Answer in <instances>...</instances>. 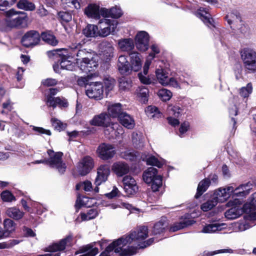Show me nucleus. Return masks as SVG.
Instances as JSON below:
<instances>
[{"label":"nucleus","mask_w":256,"mask_h":256,"mask_svg":"<svg viewBox=\"0 0 256 256\" xmlns=\"http://www.w3.org/2000/svg\"><path fill=\"white\" fill-rule=\"evenodd\" d=\"M148 236V229L147 227L142 226L140 227L136 230L130 234L129 236H122L117 240H118V248L116 249L118 252L120 248H122L128 250V248H144L152 244L154 242V238L148 239L143 242Z\"/></svg>","instance_id":"f257e3e1"},{"label":"nucleus","mask_w":256,"mask_h":256,"mask_svg":"<svg viewBox=\"0 0 256 256\" xmlns=\"http://www.w3.org/2000/svg\"><path fill=\"white\" fill-rule=\"evenodd\" d=\"M76 64L85 73L94 71L98 66V56L94 52L86 49L79 50L76 53Z\"/></svg>","instance_id":"f03ea898"},{"label":"nucleus","mask_w":256,"mask_h":256,"mask_svg":"<svg viewBox=\"0 0 256 256\" xmlns=\"http://www.w3.org/2000/svg\"><path fill=\"white\" fill-rule=\"evenodd\" d=\"M4 14L8 18L6 20V26L10 28H26L28 26V18L26 13L10 9L5 12Z\"/></svg>","instance_id":"7ed1b4c3"},{"label":"nucleus","mask_w":256,"mask_h":256,"mask_svg":"<svg viewBox=\"0 0 256 256\" xmlns=\"http://www.w3.org/2000/svg\"><path fill=\"white\" fill-rule=\"evenodd\" d=\"M142 178L146 183L152 184V188L154 192L158 190L162 186V177L158 174V170L156 168H148L144 172Z\"/></svg>","instance_id":"20e7f679"},{"label":"nucleus","mask_w":256,"mask_h":256,"mask_svg":"<svg viewBox=\"0 0 256 256\" xmlns=\"http://www.w3.org/2000/svg\"><path fill=\"white\" fill-rule=\"evenodd\" d=\"M118 240L114 241L100 256H112L114 253L119 254L120 256H132L136 254V248H128V250L120 248V250L117 252L116 249L118 248Z\"/></svg>","instance_id":"39448f33"},{"label":"nucleus","mask_w":256,"mask_h":256,"mask_svg":"<svg viewBox=\"0 0 256 256\" xmlns=\"http://www.w3.org/2000/svg\"><path fill=\"white\" fill-rule=\"evenodd\" d=\"M50 158L47 160L48 164L52 168L57 169L60 173H63L66 170V166L62 160L63 155L62 152H54L51 150H48Z\"/></svg>","instance_id":"423d86ee"},{"label":"nucleus","mask_w":256,"mask_h":256,"mask_svg":"<svg viewBox=\"0 0 256 256\" xmlns=\"http://www.w3.org/2000/svg\"><path fill=\"white\" fill-rule=\"evenodd\" d=\"M241 57L244 67L249 70H256V52L252 50L244 48L241 52Z\"/></svg>","instance_id":"0eeeda50"},{"label":"nucleus","mask_w":256,"mask_h":256,"mask_svg":"<svg viewBox=\"0 0 256 256\" xmlns=\"http://www.w3.org/2000/svg\"><path fill=\"white\" fill-rule=\"evenodd\" d=\"M156 76L158 82L164 86H170L174 88H180L177 80L172 77H170L168 72L162 68H158L156 70Z\"/></svg>","instance_id":"6e6552de"},{"label":"nucleus","mask_w":256,"mask_h":256,"mask_svg":"<svg viewBox=\"0 0 256 256\" xmlns=\"http://www.w3.org/2000/svg\"><path fill=\"white\" fill-rule=\"evenodd\" d=\"M118 22L114 20L103 18L100 20L98 24V36L105 37L110 34L115 32L117 27Z\"/></svg>","instance_id":"1a4fd4ad"},{"label":"nucleus","mask_w":256,"mask_h":256,"mask_svg":"<svg viewBox=\"0 0 256 256\" xmlns=\"http://www.w3.org/2000/svg\"><path fill=\"white\" fill-rule=\"evenodd\" d=\"M242 202L238 198H234L233 200L228 202V205L232 208L225 212V216L228 220H233L238 218L244 212V210L240 207Z\"/></svg>","instance_id":"9d476101"},{"label":"nucleus","mask_w":256,"mask_h":256,"mask_svg":"<svg viewBox=\"0 0 256 256\" xmlns=\"http://www.w3.org/2000/svg\"><path fill=\"white\" fill-rule=\"evenodd\" d=\"M226 19L230 25L235 26L240 32L244 34L247 30L246 26L243 24L239 12L234 10L228 13L226 16Z\"/></svg>","instance_id":"9b49d317"},{"label":"nucleus","mask_w":256,"mask_h":256,"mask_svg":"<svg viewBox=\"0 0 256 256\" xmlns=\"http://www.w3.org/2000/svg\"><path fill=\"white\" fill-rule=\"evenodd\" d=\"M96 152L100 158L103 160H108L115 155V148L112 144L102 143L98 146Z\"/></svg>","instance_id":"f8f14e48"},{"label":"nucleus","mask_w":256,"mask_h":256,"mask_svg":"<svg viewBox=\"0 0 256 256\" xmlns=\"http://www.w3.org/2000/svg\"><path fill=\"white\" fill-rule=\"evenodd\" d=\"M91 126L108 128L111 126L110 116L106 112L96 114L89 121Z\"/></svg>","instance_id":"ddd939ff"},{"label":"nucleus","mask_w":256,"mask_h":256,"mask_svg":"<svg viewBox=\"0 0 256 256\" xmlns=\"http://www.w3.org/2000/svg\"><path fill=\"white\" fill-rule=\"evenodd\" d=\"M103 86L100 82H95L90 84L86 90V94L90 98L100 100L103 96Z\"/></svg>","instance_id":"4468645a"},{"label":"nucleus","mask_w":256,"mask_h":256,"mask_svg":"<svg viewBox=\"0 0 256 256\" xmlns=\"http://www.w3.org/2000/svg\"><path fill=\"white\" fill-rule=\"evenodd\" d=\"M40 41V36L38 32L30 30L26 32L21 40L22 44L26 47H30L38 44Z\"/></svg>","instance_id":"2eb2a0df"},{"label":"nucleus","mask_w":256,"mask_h":256,"mask_svg":"<svg viewBox=\"0 0 256 256\" xmlns=\"http://www.w3.org/2000/svg\"><path fill=\"white\" fill-rule=\"evenodd\" d=\"M122 184L124 190L128 195H134L138 192V188L136 182L132 176H124L122 178Z\"/></svg>","instance_id":"dca6fc26"},{"label":"nucleus","mask_w":256,"mask_h":256,"mask_svg":"<svg viewBox=\"0 0 256 256\" xmlns=\"http://www.w3.org/2000/svg\"><path fill=\"white\" fill-rule=\"evenodd\" d=\"M72 236H68L58 242L49 246L46 248L44 250L51 252L64 250L66 247L70 246L72 245Z\"/></svg>","instance_id":"f3484780"},{"label":"nucleus","mask_w":256,"mask_h":256,"mask_svg":"<svg viewBox=\"0 0 256 256\" xmlns=\"http://www.w3.org/2000/svg\"><path fill=\"white\" fill-rule=\"evenodd\" d=\"M149 39V35L146 32H138L136 37V48L141 52L146 51L148 48Z\"/></svg>","instance_id":"a211bd4d"},{"label":"nucleus","mask_w":256,"mask_h":256,"mask_svg":"<svg viewBox=\"0 0 256 256\" xmlns=\"http://www.w3.org/2000/svg\"><path fill=\"white\" fill-rule=\"evenodd\" d=\"M234 192V188L228 186L226 188H220L214 192V198L218 202H223L226 201Z\"/></svg>","instance_id":"6ab92c4d"},{"label":"nucleus","mask_w":256,"mask_h":256,"mask_svg":"<svg viewBox=\"0 0 256 256\" xmlns=\"http://www.w3.org/2000/svg\"><path fill=\"white\" fill-rule=\"evenodd\" d=\"M94 166L92 158L86 156L84 157L78 163V168L80 174L82 176L88 174Z\"/></svg>","instance_id":"aec40b11"},{"label":"nucleus","mask_w":256,"mask_h":256,"mask_svg":"<svg viewBox=\"0 0 256 256\" xmlns=\"http://www.w3.org/2000/svg\"><path fill=\"white\" fill-rule=\"evenodd\" d=\"M110 174V167L107 164L100 166L97 169V176L95 180L96 186H100L105 182Z\"/></svg>","instance_id":"412c9836"},{"label":"nucleus","mask_w":256,"mask_h":256,"mask_svg":"<svg viewBox=\"0 0 256 256\" xmlns=\"http://www.w3.org/2000/svg\"><path fill=\"white\" fill-rule=\"evenodd\" d=\"M112 169L117 176H122L129 172L130 167L124 162H118L113 164Z\"/></svg>","instance_id":"4be33fe9"},{"label":"nucleus","mask_w":256,"mask_h":256,"mask_svg":"<svg viewBox=\"0 0 256 256\" xmlns=\"http://www.w3.org/2000/svg\"><path fill=\"white\" fill-rule=\"evenodd\" d=\"M118 70L122 74H128L131 72L130 64L125 56H119L118 62Z\"/></svg>","instance_id":"5701e85b"},{"label":"nucleus","mask_w":256,"mask_h":256,"mask_svg":"<svg viewBox=\"0 0 256 256\" xmlns=\"http://www.w3.org/2000/svg\"><path fill=\"white\" fill-rule=\"evenodd\" d=\"M226 228L225 223L214 222L206 225L202 230L204 233H214L222 230Z\"/></svg>","instance_id":"b1692460"},{"label":"nucleus","mask_w":256,"mask_h":256,"mask_svg":"<svg viewBox=\"0 0 256 256\" xmlns=\"http://www.w3.org/2000/svg\"><path fill=\"white\" fill-rule=\"evenodd\" d=\"M84 14L88 18L100 19V6L94 4H89L84 9Z\"/></svg>","instance_id":"393cba45"},{"label":"nucleus","mask_w":256,"mask_h":256,"mask_svg":"<svg viewBox=\"0 0 256 256\" xmlns=\"http://www.w3.org/2000/svg\"><path fill=\"white\" fill-rule=\"evenodd\" d=\"M6 214L8 217L15 220L22 219L25 214L24 212L16 206L8 208L6 210Z\"/></svg>","instance_id":"a878e982"},{"label":"nucleus","mask_w":256,"mask_h":256,"mask_svg":"<svg viewBox=\"0 0 256 256\" xmlns=\"http://www.w3.org/2000/svg\"><path fill=\"white\" fill-rule=\"evenodd\" d=\"M118 120L120 122L127 128L132 129L135 126L134 120L133 118L126 112L120 114L118 115Z\"/></svg>","instance_id":"bb28decb"},{"label":"nucleus","mask_w":256,"mask_h":256,"mask_svg":"<svg viewBox=\"0 0 256 256\" xmlns=\"http://www.w3.org/2000/svg\"><path fill=\"white\" fill-rule=\"evenodd\" d=\"M130 66L132 70L134 72L138 71L142 66V58L140 54L138 52H132L130 54Z\"/></svg>","instance_id":"cd10ccee"},{"label":"nucleus","mask_w":256,"mask_h":256,"mask_svg":"<svg viewBox=\"0 0 256 256\" xmlns=\"http://www.w3.org/2000/svg\"><path fill=\"white\" fill-rule=\"evenodd\" d=\"M132 142L134 148L141 150L144 146L145 138L142 133L134 132L132 135Z\"/></svg>","instance_id":"c85d7f7f"},{"label":"nucleus","mask_w":256,"mask_h":256,"mask_svg":"<svg viewBox=\"0 0 256 256\" xmlns=\"http://www.w3.org/2000/svg\"><path fill=\"white\" fill-rule=\"evenodd\" d=\"M196 16L208 26H213V20L206 8H200L196 14Z\"/></svg>","instance_id":"c756f323"},{"label":"nucleus","mask_w":256,"mask_h":256,"mask_svg":"<svg viewBox=\"0 0 256 256\" xmlns=\"http://www.w3.org/2000/svg\"><path fill=\"white\" fill-rule=\"evenodd\" d=\"M46 102L48 106L53 108H56L57 106L65 108L68 106V103L66 100H62L60 98H55L52 96H47Z\"/></svg>","instance_id":"7c9ffc66"},{"label":"nucleus","mask_w":256,"mask_h":256,"mask_svg":"<svg viewBox=\"0 0 256 256\" xmlns=\"http://www.w3.org/2000/svg\"><path fill=\"white\" fill-rule=\"evenodd\" d=\"M252 185L249 184H242L238 187L234 188L232 192V197H244L248 195L250 193V191L252 188Z\"/></svg>","instance_id":"2f4dec72"},{"label":"nucleus","mask_w":256,"mask_h":256,"mask_svg":"<svg viewBox=\"0 0 256 256\" xmlns=\"http://www.w3.org/2000/svg\"><path fill=\"white\" fill-rule=\"evenodd\" d=\"M118 47L122 51L129 52L134 48V41L132 38H122L118 40Z\"/></svg>","instance_id":"473e14b6"},{"label":"nucleus","mask_w":256,"mask_h":256,"mask_svg":"<svg viewBox=\"0 0 256 256\" xmlns=\"http://www.w3.org/2000/svg\"><path fill=\"white\" fill-rule=\"evenodd\" d=\"M142 160L146 162L147 164L156 166L159 168H162L164 163L163 160H160L152 155H143L142 156Z\"/></svg>","instance_id":"72a5a7b5"},{"label":"nucleus","mask_w":256,"mask_h":256,"mask_svg":"<svg viewBox=\"0 0 256 256\" xmlns=\"http://www.w3.org/2000/svg\"><path fill=\"white\" fill-rule=\"evenodd\" d=\"M96 203L94 198H90L86 196L78 197L76 203V208H80V206H84L86 207H91Z\"/></svg>","instance_id":"f704fd0d"},{"label":"nucleus","mask_w":256,"mask_h":256,"mask_svg":"<svg viewBox=\"0 0 256 256\" xmlns=\"http://www.w3.org/2000/svg\"><path fill=\"white\" fill-rule=\"evenodd\" d=\"M110 130L112 132H114V134L116 138H118L120 136H122L124 133L122 128L118 124H111V126L109 127L108 128L104 130V132L105 134H110Z\"/></svg>","instance_id":"c9c22d12"},{"label":"nucleus","mask_w":256,"mask_h":256,"mask_svg":"<svg viewBox=\"0 0 256 256\" xmlns=\"http://www.w3.org/2000/svg\"><path fill=\"white\" fill-rule=\"evenodd\" d=\"M136 96L142 103L145 104L148 100V90L145 86L139 87L136 92Z\"/></svg>","instance_id":"e433bc0d"},{"label":"nucleus","mask_w":256,"mask_h":256,"mask_svg":"<svg viewBox=\"0 0 256 256\" xmlns=\"http://www.w3.org/2000/svg\"><path fill=\"white\" fill-rule=\"evenodd\" d=\"M83 34L86 37L98 36V27L94 24H88L83 30Z\"/></svg>","instance_id":"4c0bfd02"},{"label":"nucleus","mask_w":256,"mask_h":256,"mask_svg":"<svg viewBox=\"0 0 256 256\" xmlns=\"http://www.w3.org/2000/svg\"><path fill=\"white\" fill-rule=\"evenodd\" d=\"M193 224L192 220L184 219L181 220L180 222L174 224L170 228V230L172 232H176L182 228H184L188 226H190Z\"/></svg>","instance_id":"58836bf2"},{"label":"nucleus","mask_w":256,"mask_h":256,"mask_svg":"<svg viewBox=\"0 0 256 256\" xmlns=\"http://www.w3.org/2000/svg\"><path fill=\"white\" fill-rule=\"evenodd\" d=\"M183 110L178 106L177 105H169L167 108V112L169 116H174L175 118H178L181 116Z\"/></svg>","instance_id":"ea45409f"},{"label":"nucleus","mask_w":256,"mask_h":256,"mask_svg":"<svg viewBox=\"0 0 256 256\" xmlns=\"http://www.w3.org/2000/svg\"><path fill=\"white\" fill-rule=\"evenodd\" d=\"M108 110L110 116H112L113 118L118 117V115L123 113L122 112L121 104L119 103L109 106Z\"/></svg>","instance_id":"a19ab883"},{"label":"nucleus","mask_w":256,"mask_h":256,"mask_svg":"<svg viewBox=\"0 0 256 256\" xmlns=\"http://www.w3.org/2000/svg\"><path fill=\"white\" fill-rule=\"evenodd\" d=\"M168 226V222L166 218H162L159 222L155 224L154 227L153 233L157 234L162 232L165 228Z\"/></svg>","instance_id":"79ce46f5"},{"label":"nucleus","mask_w":256,"mask_h":256,"mask_svg":"<svg viewBox=\"0 0 256 256\" xmlns=\"http://www.w3.org/2000/svg\"><path fill=\"white\" fill-rule=\"evenodd\" d=\"M210 184L208 179H204L202 180L198 184L197 192L195 196L196 198H199L208 188Z\"/></svg>","instance_id":"37998d69"},{"label":"nucleus","mask_w":256,"mask_h":256,"mask_svg":"<svg viewBox=\"0 0 256 256\" xmlns=\"http://www.w3.org/2000/svg\"><path fill=\"white\" fill-rule=\"evenodd\" d=\"M253 88L252 83H248L246 86L242 87L238 90V93L243 98H248L252 92Z\"/></svg>","instance_id":"c03bdc74"},{"label":"nucleus","mask_w":256,"mask_h":256,"mask_svg":"<svg viewBox=\"0 0 256 256\" xmlns=\"http://www.w3.org/2000/svg\"><path fill=\"white\" fill-rule=\"evenodd\" d=\"M4 232H6L8 236L10 232H13L15 230L16 224L11 219L6 218L4 222Z\"/></svg>","instance_id":"a18cd8bd"},{"label":"nucleus","mask_w":256,"mask_h":256,"mask_svg":"<svg viewBox=\"0 0 256 256\" xmlns=\"http://www.w3.org/2000/svg\"><path fill=\"white\" fill-rule=\"evenodd\" d=\"M42 39L48 44L53 46H56L58 41L55 36L48 32H43L42 34Z\"/></svg>","instance_id":"49530a36"},{"label":"nucleus","mask_w":256,"mask_h":256,"mask_svg":"<svg viewBox=\"0 0 256 256\" xmlns=\"http://www.w3.org/2000/svg\"><path fill=\"white\" fill-rule=\"evenodd\" d=\"M17 6L26 10H32L35 8L34 5L27 0H20L17 4Z\"/></svg>","instance_id":"de8ad7c7"},{"label":"nucleus","mask_w":256,"mask_h":256,"mask_svg":"<svg viewBox=\"0 0 256 256\" xmlns=\"http://www.w3.org/2000/svg\"><path fill=\"white\" fill-rule=\"evenodd\" d=\"M98 214V211L95 208H92L87 212V213H82L81 218L82 220H88L95 218Z\"/></svg>","instance_id":"09e8293b"},{"label":"nucleus","mask_w":256,"mask_h":256,"mask_svg":"<svg viewBox=\"0 0 256 256\" xmlns=\"http://www.w3.org/2000/svg\"><path fill=\"white\" fill-rule=\"evenodd\" d=\"M147 116L150 118H158L160 114L156 107L152 106H148L145 110Z\"/></svg>","instance_id":"8fccbe9b"},{"label":"nucleus","mask_w":256,"mask_h":256,"mask_svg":"<svg viewBox=\"0 0 256 256\" xmlns=\"http://www.w3.org/2000/svg\"><path fill=\"white\" fill-rule=\"evenodd\" d=\"M158 95L163 101H167L172 96V92L166 88H162L158 92Z\"/></svg>","instance_id":"3c124183"},{"label":"nucleus","mask_w":256,"mask_h":256,"mask_svg":"<svg viewBox=\"0 0 256 256\" xmlns=\"http://www.w3.org/2000/svg\"><path fill=\"white\" fill-rule=\"evenodd\" d=\"M132 86L131 80L124 78L120 79L119 82V88L121 91H126Z\"/></svg>","instance_id":"603ef678"},{"label":"nucleus","mask_w":256,"mask_h":256,"mask_svg":"<svg viewBox=\"0 0 256 256\" xmlns=\"http://www.w3.org/2000/svg\"><path fill=\"white\" fill-rule=\"evenodd\" d=\"M60 66L62 69L68 70H73L75 69V64L66 58H63L61 61Z\"/></svg>","instance_id":"864d4df0"},{"label":"nucleus","mask_w":256,"mask_h":256,"mask_svg":"<svg viewBox=\"0 0 256 256\" xmlns=\"http://www.w3.org/2000/svg\"><path fill=\"white\" fill-rule=\"evenodd\" d=\"M218 202L214 198L212 200H208L205 203H204L201 206L202 210L204 212H207L211 209H212L214 206H215Z\"/></svg>","instance_id":"5fc2aeb1"},{"label":"nucleus","mask_w":256,"mask_h":256,"mask_svg":"<svg viewBox=\"0 0 256 256\" xmlns=\"http://www.w3.org/2000/svg\"><path fill=\"white\" fill-rule=\"evenodd\" d=\"M101 46L104 50V52L105 53L106 56H110L113 53L114 48L110 43L108 42H102L101 44Z\"/></svg>","instance_id":"6e6d98bb"},{"label":"nucleus","mask_w":256,"mask_h":256,"mask_svg":"<svg viewBox=\"0 0 256 256\" xmlns=\"http://www.w3.org/2000/svg\"><path fill=\"white\" fill-rule=\"evenodd\" d=\"M76 188L78 190L82 188L86 192H90L92 190V186L90 181L86 180L78 184Z\"/></svg>","instance_id":"4d7b16f0"},{"label":"nucleus","mask_w":256,"mask_h":256,"mask_svg":"<svg viewBox=\"0 0 256 256\" xmlns=\"http://www.w3.org/2000/svg\"><path fill=\"white\" fill-rule=\"evenodd\" d=\"M224 252H229L232 253V250L230 249H224L220 250H215L214 252H208L204 251L202 253L200 254V256H212L216 254H218L220 253H224Z\"/></svg>","instance_id":"13d9d810"},{"label":"nucleus","mask_w":256,"mask_h":256,"mask_svg":"<svg viewBox=\"0 0 256 256\" xmlns=\"http://www.w3.org/2000/svg\"><path fill=\"white\" fill-rule=\"evenodd\" d=\"M1 198L3 201L6 202H11L15 200L14 196L9 191H4L1 194Z\"/></svg>","instance_id":"bf43d9fd"},{"label":"nucleus","mask_w":256,"mask_h":256,"mask_svg":"<svg viewBox=\"0 0 256 256\" xmlns=\"http://www.w3.org/2000/svg\"><path fill=\"white\" fill-rule=\"evenodd\" d=\"M63 4H66L68 6L79 9L80 8V0H62Z\"/></svg>","instance_id":"052dcab7"},{"label":"nucleus","mask_w":256,"mask_h":256,"mask_svg":"<svg viewBox=\"0 0 256 256\" xmlns=\"http://www.w3.org/2000/svg\"><path fill=\"white\" fill-rule=\"evenodd\" d=\"M15 2L16 0H0V10H6L10 6Z\"/></svg>","instance_id":"680f3d73"},{"label":"nucleus","mask_w":256,"mask_h":256,"mask_svg":"<svg viewBox=\"0 0 256 256\" xmlns=\"http://www.w3.org/2000/svg\"><path fill=\"white\" fill-rule=\"evenodd\" d=\"M121 157L130 161L134 160L136 158V154L130 150H126L121 153Z\"/></svg>","instance_id":"e2e57ef3"},{"label":"nucleus","mask_w":256,"mask_h":256,"mask_svg":"<svg viewBox=\"0 0 256 256\" xmlns=\"http://www.w3.org/2000/svg\"><path fill=\"white\" fill-rule=\"evenodd\" d=\"M236 230L239 232L244 231L251 227V226L246 222H237L235 224Z\"/></svg>","instance_id":"0e129e2a"},{"label":"nucleus","mask_w":256,"mask_h":256,"mask_svg":"<svg viewBox=\"0 0 256 256\" xmlns=\"http://www.w3.org/2000/svg\"><path fill=\"white\" fill-rule=\"evenodd\" d=\"M51 122L54 128L58 130H60L64 128L66 126V124L55 118H52L51 119Z\"/></svg>","instance_id":"69168bd1"},{"label":"nucleus","mask_w":256,"mask_h":256,"mask_svg":"<svg viewBox=\"0 0 256 256\" xmlns=\"http://www.w3.org/2000/svg\"><path fill=\"white\" fill-rule=\"evenodd\" d=\"M122 15L121 9L117 7H113L110 9V16L113 18H118Z\"/></svg>","instance_id":"338daca9"},{"label":"nucleus","mask_w":256,"mask_h":256,"mask_svg":"<svg viewBox=\"0 0 256 256\" xmlns=\"http://www.w3.org/2000/svg\"><path fill=\"white\" fill-rule=\"evenodd\" d=\"M58 14L60 19L65 22H68L72 18V15L66 12H60Z\"/></svg>","instance_id":"774afa93"}]
</instances>
